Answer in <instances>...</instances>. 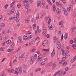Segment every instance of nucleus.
Returning a JSON list of instances; mask_svg holds the SVG:
<instances>
[{
    "label": "nucleus",
    "instance_id": "nucleus-1",
    "mask_svg": "<svg viewBox=\"0 0 76 76\" xmlns=\"http://www.w3.org/2000/svg\"><path fill=\"white\" fill-rule=\"evenodd\" d=\"M19 12H17L16 13V15L15 16H13L11 17V18H10V20H12L14 19L15 20H16L17 22H19L20 19H19Z\"/></svg>",
    "mask_w": 76,
    "mask_h": 76
},
{
    "label": "nucleus",
    "instance_id": "nucleus-2",
    "mask_svg": "<svg viewBox=\"0 0 76 76\" xmlns=\"http://www.w3.org/2000/svg\"><path fill=\"white\" fill-rule=\"evenodd\" d=\"M22 73V71L21 70V68L19 67L16 69V71L14 72V74H15V75H18V74H21Z\"/></svg>",
    "mask_w": 76,
    "mask_h": 76
},
{
    "label": "nucleus",
    "instance_id": "nucleus-3",
    "mask_svg": "<svg viewBox=\"0 0 76 76\" xmlns=\"http://www.w3.org/2000/svg\"><path fill=\"white\" fill-rule=\"evenodd\" d=\"M63 71H60V70H59L57 72H56L53 75V76H56V75H58V76H62L61 75Z\"/></svg>",
    "mask_w": 76,
    "mask_h": 76
},
{
    "label": "nucleus",
    "instance_id": "nucleus-4",
    "mask_svg": "<svg viewBox=\"0 0 76 76\" xmlns=\"http://www.w3.org/2000/svg\"><path fill=\"white\" fill-rule=\"evenodd\" d=\"M56 46L57 48H58V49H59V50H60V49H61V44L58 41H57L56 42Z\"/></svg>",
    "mask_w": 76,
    "mask_h": 76
},
{
    "label": "nucleus",
    "instance_id": "nucleus-5",
    "mask_svg": "<svg viewBox=\"0 0 76 76\" xmlns=\"http://www.w3.org/2000/svg\"><path fill=\"white\" fill-rule=\"evenodd\" d=\"M15 3V1H14L12 3H11L10 5V7H12V9H15V8L16 7V6L15 5V4H14V3Z\"/></svg>",
    "mask_w": 76,
    "mask_h": 76
},
{
    "label": "nucleus",
    "instance_id": "nucleus-6",
    "mask_svg": "<svg viewBox=\"0 0 76 76\" xmlns=\"http://www.w3.org/2000/svg\"><path fill=\"white\" fill-rule=\"evenodd\" d=\"M72 34L73 35L76 34V28L74 27L72 28Z\"/></svg>",
    "mask_w": 76,
    "mask_h": 76
},
{
    "label": "nucleus",
    "instance_id": "nucleus-7",
    "mask_svg": "<svg viewBox=\"0 0 76 76\" xmlns=\"http://www.w3.org/2000/svg\"><path fill=\"white\" fill-rule=\"evenodd\" d=\"M61 10L59 8H58L56 10V13L58 15L61 14Z\"/></svg>",
    "mask_w": 76,
    "mask_h": 76
},
{
    "label": "nucleus",
    "instance_id": "nucleus-8",
    "mask_svg": "<svg viewBox=\"0 0 76 76\" xmlns=\"http://www.w3.org/2000/svg\"><path fill=\"white\" fill-rule=\"evenodd\" d=\"M47 44H48L47 41V40H45L44 41H43L42 45H43V46H46V45H47Z\"/></svg>",
    "mask_w": 76,
    "mask_h": 76
},
{
    "label": "nucleus",
    "instance_id": "nucleus-9",
    "mask_svg": "<svg viewBox=\"0 0 76 76\" xmlns=\"http://www.w3.org/2000/svg\"><path fill=\"white\" fill-rule=\"evenodd\" d=\"M13 29L10 27V28L9 29H8V32H7V33H10V32H13Z\"/></svg>",
    "mask_w": 76,
    "mask_h": 76
},
{
    "label": "nucleus",
    "instance_id": "nucleus-10",
    "mask_svg": "<svg viewBox=\"0 0 76 76\" xmlns=\"http://www.w3.org/2000/svg\"><path fill=\"white\" fill-rule=\"evenodd\" d=\"M40 64H41L42 66H43L45 64V62L41 60L40 61Z\"/></svg>",
    "mask_w": 76,
    "mask_h": 76
},
{
    "label": "nucleus",
    "instance_id": "nucleus-11",
    "mask_svg": "<svg viewBox=\"0 0 76 76\" xmlns=\"http://www.w3.org/2000/svg\"><path fill=\"white\" fill-rule=\"evenodd\" d=\"M22 56L23 57V58H26L25 60H27V58H28V57H27V55H26V54H22Z\"/></svg>",
    "mask_w": 76,
    "mask_h": 76
},
{
    "label": "nucleus",
    "instance_id": "nucleus-12",
    "mask_svg": "<svg viewBox=\"0 0 76 76\" xmlns=\"http://www.w3.org/2000/svg\"><path fill=\"white\" fill-rule=\"evenodd\" d=\"M57 67V65L56 63L55 62L53 65V66H52V69H55V67Z\"/></svg>",
    "mask_w": 76,
    "mask_h": 76
},
{
    "label": "nucleus",
    "instance_id": "nucleus-13",
    "mask_svg": "<svg viewBox=\"0 0 76 76\" xmlns=\"http://www.w3.org/2000/svg\"><path fill=\"white\" fill-rule=\"evenodd\" d=\"M64 14L65 16H67L68 15V13H67V11L66 9H64Z\"/></svg>",
    "mask_w": 76,
    "mask_h": 76
},
{
    "label": "nucleus",
    "instance_id": "nucleus-14",
    "mask_svg": "<svg viewBox=\"0 0 76 76\" xmlns=\"http://www.w3.org/2000/svg\"><path fill=\"white\" fill-rule=\"evenodd\" d=\"M48 28H49L50 30H53V26L52 25L50 24L49 26H48Z\"/></svg>",
    "mask_w": 76,
    "mask_h": 76
},
{
    "label": "nucleus",
    "instance_id": "nucleus-15",
    "mask_svg": "<svg viewBox=\"0 0 76 76\" xmlns=\"http://www.w3.org/2000/svg\"><path fill=\"white\" fill-rule=\"evenodd\" d=\"M25 7L26 9H28L29 7V6L28 3H26V4H25Z\"/></svg>",
    "mask_w": 76,
    "mask_h": 76
},
{
    "label": "nucleus",
    "instance_id": "nucleus-16",
    "mask_svg": "<svg viewBox=\"0 0 76 76\" xmlns=\"http://www.w3.org/2000/svg\"><path fill=\"white\" fill-rule=\"evenodd\" d=\"M23 39H24V40L26 41V40H27L28 39V37H27V36L26 35H25L24 36H23Z\"/></svg>",
    "mask_w": 76,
    "mask_h": 76
},
{
    "label": "nucleus",
    "instance_id": "nucleus-17",
    "mask_svg": "<svg viewBox=\"0 0 76 76\" xmlns=\"http://www.w3.org/2000/svg\"><path fill=\"white\" fill-rule=\"evenodd\" d=\"M55 54V52H54V49L53 51L52 52L51 54V56L52 57H53L54 55Z\"/></svg>",
    "mask_w": 76,
    "mask_h": 76
},
{
    "label": "nucleus",
    "instance_id": "nucleus-18",
    "mask_svg": "<svg viewBox=\"0 0 76 76\" xmlns=\"http://www.w3.org/2000/svg\"><path fill=\"white\" fill-rule=\"evenodd\" d=\"M39 13H38L37 14L36 17V19L37 20H38V19H39Z\"/></svg>",
    "mask_w": 76,
    "mask_h": 76
},
{
    "label": "nucleus",
    "instance_id": "nucleus-19",
    "mask_svg": "<svg viewBox=\"0 0 76 76\" xmlns=\"http://www.w3.org/2000/svg\"><path fill=\"white\" fill-rule=\"evenodd\" d=\"M42 58V56L41 55H40L38 57V60H40V59H41Z\"/></svg>",
    "mask_w": 76,
    "mask_h": 76
},
{
    "label": "nucleus",
    "instance_id": "nucleus-20",
    "mask_svg": "<svg viewBox=\"0 0 76 76\" xmlns=\"http://www.w3.org/2000/svg\"><path fill=\"white\" fill-rule=\"evenodd\" d=\"M67 61H65L63 64L62 66H66L67 65Z\"/></svg>",
    "mask_w": 76,
    "mask_h": 76
},
{
    "label": "nucleus",
    "instance_id": "nucleus-21",
    "mask_svg": "<svg viewBox=\"0 0 76 76\" xmlns=\"http://www.w3.org/2000/svg\"><path fill=\"white\" fill-rule=\"evenodd\" d=\"M1 26L2 28H4L5 26V24L4 23H1Z\"/></svg>",
    "mask_w": 76,
    "mask_h": 76
},
{
    "label": "nucleus",
    "instance_id": "nucleus-22",
    "mask_svg": "<svg viewBox=\"0 0 76 76\" xmlns=\"http://www.w3.org/2000/svg\"><path fill=\"white\" fill-rule=\"evenodd\" d=\"M47 1H48V3L51 5V6H52L53 4H52V3L51 2V1L50 0H46Z\"/></svg>",
    "mask_w": 76,
    "mask_h": 76
},
{
    "label": "nucleus",
    "instance_id": "nucleus-23",
    "mask_svg": "<svg viewBox=\"0 0 76 76\" xmlns=\"http://www.w3.org/2000/svg\"><path fill=\"white\" fill-rule=\"evenodd\" d=\"M9 72L10 73H14L15 72V71L13 69H11L8 70Z\"/></svg>",
    "mask_w": 76,
    "mask_h": 76
},
{
    "label": "nucleus",
    "instance_id": "nucleus-24",
    "mask_svg": "<svg viewBox=\"0 0 76 76\" xmlns=\"http://www.w3.org/2000/svg\"><path fill=\"white\" fill-rule=\"evenodd\" d=\"M53 39L54 41H57V40H58L57 38V37H56V36H54V37Z\"/></svg>",
    "mask_w": 76,
    "mask_h": 76
},
{
    "label": "nucleus",
    "instance_id": "nucleus-25",
    "mask_svg": "<svg viewBox=\"0 0 76 76\" xmlns=\"http://www.w3.org/2000/svg\"><path fill=\"white\" fill-rule=\"evenodd\" d=\"M61 4L60 3L58 2H57L56 3V4L57 5V6H61Z\"/></svg>",
    "mask_w": 76,
    "mask_h": 76
},
{
    "label": "nucleus",
    "instance_id": "nucleus-26",
    "mask_svg": "<svg viewBox=\"0 0 76 76\" xmlns=\"http://www.w3.org/2000/svg\"><path fill=\"white\" fill-rule=\"evenodd\" d=\"M25 20L26 21H27V23H29V18H26Z\"/></svg>",
    "mask_w": 76,
    "mask_h": 76
},
{
    "label": "nucleus",
    "instance_id": "nucleus-27",
    "mask_svg": "<svg viewBox=\"0 0 76 76\" xmlns=\"http://www.w3.org/2000/svg\"><path fill=\"white\" fill-rule=\"evenodd\" d=\"M36 24H34L33 25V28L34 29H35L36 28Z\"/></svg>",
    "mask_w": 76,
    "mask_h": 76
},
{
    "label": "nucleus",
    "instance_id": "nucleus-28",
    "mask_svg": "<svg viewBox=\"0 0 76 76\" xmlns=\"http://www.w3.org/2000/svg\"><path fill=\"white\" fill-rule=\"evenodd\" d=\"M29 3V2L28 1H27V0H25L23 2V3L24 4H26V3Z\"/></svg>",
    "mask_w": 76,
    "mask_h": 76
},
{
    "label": "nucleus",
    "instance_id": "nucleus-29",
    "mask_svg": "<svg viewBox=\"0 0 76 76\" xmlns=\"http://www.w3.org/2000/svg\"><path fill=\"white\" fill-rule=\"evenodd\" d=\"M40 39V38L38 37H36V39L35 40H37V41H39Z\"/></svg>",
    "mask_w": 76,
    "mask_h": 76
},
{
    "label": "nucleus",
    "instance_id": "nucleus-30",
    "mask_svg": "<svg viewBox=\"0 0 76 76\" xmlns=\"http://www.w3.org/2000/svg\"><path fill=\"white\" fill-rule=\"evenodd\" d=\"M59 6L61 9H64V7H63V5H62V4H61Z\"/></svg>",
    "mask_w": 76,
    "mask_h": 76
},
{
    "label": "nucleus",
    "instance_id": "nucleus-31",
    "mask_svg": "<svg viewBox=\"0 0 76 76\" xmlns=\"http://www.w3.org/2000/svg\"><path fill=\"white\" fill-rule=\"evenodd\" d=\"M40 70H41V68H39L36 70L35 72H38V71H40Z\"/></svg>",
    "mask_w": 76,
    "mask_h": 76
},
{
    "label": "nucleus",
    "instance_id": "nucleus-32",
    "mask_svg": "<svg viewBox=\"0 0 76 76\" xmlns=\"http://www.w3.org/2000/svg\"><path fill=\"white\" fill-rule=\"evenodd\" d=\"M4 51V47H1V48L0 49V51Z\"/></svg>",
    "mask_w": 76,
    "mask_h": 76
},
{
    "label": "nucleus",
    "instance_id": "nucleus-33",
    "mask_svg": "<svg viewBox=\"0 0 76 76\" xmlns=\"http://www.w3.org/2000/svg\"><path fill=\"white\" fill-rule=\"evenodd\" d=\"M14 46V45H13V43H11L10 44V47L11 48H13Z\"/></svg>",
    "mask_w": 76,
    "mask_h": 76
},
{
    "label": "nucleus",
    "instance_id": "nucleus-34",
    "mask_svg": "<svg viewBox=\"0 0 76 76\" xmlns=\"http://www.w3.org/2000/svg\"><path fill=\"white\" fill-rule=\"evenodd\" d=\"M32 21L33 22H34V23H35L36 22V20L34 19V18H33L32 19Z\"/></svg>",
    "mask_w": 76,
    "mask_h": 76
},
{
    "label": "nucleus",
    "instance_id": "nucleus-35",
    "mask_svg": "<svg viewBox=\"0 0 76 76\" xmlns=\"http://www.w3.org/2000/svg\"><path fill=\"white\" fill-rule=\"evenodd\" d=\"M14 10L15 9H13L11 10V11L10 12L11 14H13L14 13Z\"/></svg>",
    "mask_w": 76,
    "mask_h": 76
},
{
    "label": "nucleus",
    "instance_id": "nucleus-36",
    "mask_svg": "<svg viewBox=\"0 0 76 76\" xmlns=\"http://www.w3.org/2000/svg\"><path fill=\"white\" fill-rule=\"evenodd\" d=\"M72 4H74L76 2V0H72Z\"/></svg>",
    "mask_w": 76,
    "mask_h": 76
},
{
    "label": "nucleus",
    "instance_id": "nucleus-37",
    "mask_svg": "<svg viewBox=\"0 0 76 76\" xmlns=\"http://www.w3.org/2000/svg\"><path fill=\"white\" fill-rule=\"evenodd\" d=\"M35 49L34 48L30 51V52H31V53H33V52H34V51H35Z\"/></svg>",
    "mask_w": 76,
    "mask_h": 76
},
{
    "label": "nucleus",
    "instance_id": "nucleus-38",
    "mask_svg": "<svg viewBox=\"0 0 76 76\" xmlns=\"http://www.w3.org/2000/svg\"><path fill=\"white\" fill-rule=\"evenodd\" d=\"M61 1L63 2V3L64 4H66V1L65 0H60Z\"/></svg>",
    "mask_w": 76,
    "mask_h": 76
},
{
    "label": "nucleus",
    "instance_id": "nucleus-39",
    "mask_svg": "<svg viewBox=\"0 0 76 76\" xmlns=\"http://www.w3.org/2000/svg\"><path fill=\"white\" fill-rule=\"evenodd\" d=\"M31 43H26V44L25 45V46H28L29 45H31Z\"/></svg>",
    "mask_w": 76,
    "mask_h": 76
},
{
    "label": "nucleus",
    "instance_id": "nucleus-40",
    "mask_svg": "<svg viewBox=\"0 0 76 76\" xmlns=\"http://www.w3.org/2000/svg\"><path fill=\"white\" fill-rule=\"evenodd\" d=\"M45 1L44 0H43L42 1V6H44V4H45Z\"/></svg>",
    "mask_w": 76,
    "mask_h": 76
},
{
    "label": "nucleus",
    "instance_id": "nucleus-41",
    "mask_svg": "<svg viewBox=\"0 0 76 76\" xmlns=\"http://www.w3.org/2000/svg\"><path fill=\"white\" fill-rule=\"evenodd\" d=\"M33 61H34V60H30V63L31 64H33Z\"/></svg>",
    "mask_w": 76,
    "mask_h": 76
},
{
    "label": "nucleus",
    "instance_id": "nucleus-42",
    "mask_svg": "<svg viewBox=\"0 0 76 76\" xmlns=\"http://www.w3.org/2000/svg\"><path fill=\"white\" fill-rule=\"evenodd\" d=\"M34 56H31L30 58V60H34Z\"/></svg>",
    "mask_w": 76,
    "mask_h": 76
},
{
    "label": "nucleus",
    "instance_id": "nucleus-43",
    "mask_svg": "<svg viewBox=\"0 0 76 76\" xmlns=\"http://www.w3.org/2000/svg\"><path fill=\"white\" fill-rule=\"evenodd\" d=\"M41 4V2L40 1H38L37 2V6H39V5H40V4Z\"/></svg>",
    "mask_w": 76,
    "mask_h": 76
},
{
    "label": "nucleus",
    "instance_id": "nucleus-44",
    "mask_svg": "<svg viewBox=\"0 0 76 76\" xmlns=\"http://www.w3.org/2000/svg\"><path fill=\"white\" fill-rule=\"evenodd\" d=\"M69 69H70V68L69 67H67L65 69V70H66V71H68Z\"/></svg>",
    "mask_w": 76,
    "mask_h": 76
},
{
    "label": "nucleus",
    "instance_id": "nucleus-45",
    "mask_svg": "<svg viewBox=\"0 0 76 76\" xmlns=\"http://www.w3.org/2000/svg\"><path fill=\"white\" fill-rule=\"evenodd\" d=\"M6 42L7 44H9L10 42V40H8L6 41Z\"/></svg>",
    "mask_w": 76,
    "mask_h": 76
},
{
    "label": "nucleus",
    "instance_id": "nucleus-46",
    "mask_svg": "<svg viewBox=\"0 0 76 76\" xmlns=\"http://www.w3.org/2000/svg\"><path fill=\"white\" fill-rule=\"evenodd\" d=\"M42 29H43V30H45V31H47V28H46V27H45L44 26H43Z\"/></svg>",
    "mask_w": 76,
    "mask_h": 76
},
{
    "label": "nucleus",
    "instance_id": "nucleus-47",
    "mask_svg": "<svg viewBox=\"0 0 76 76\" xmlns=\"http://www.w3.org/2000/svg\"><path fill=\"white\" fill-rule=\"evenodd\" d=\"M21 6L22 5L21 4H18L17 5V7H18V8H19L21 7Z\"/></svg>",
    "mask_w": 76,
    "mask_h": 76
},
{
    "label": "nucleus",
    "instance_id": "nucleus-48",
    "mask_svg": "<svg viewBox=\"0 0 76 76\" xmlns=\"http://www.w3.org/2000/svg\"><path fill=\"white\" fill-rule=\"evenodd\" d=\"M66 52H62V56H65L66 55Z\"/></svg>",
    "mask_w": 76,
    "mask_h": 76
},
{
    "label": "nucleus",
    "instance_id": "nucleus-49",
    "mask_svg": "<svg viewBox=\"0 0 76 76\" xmlns=\"http://www.w3.org/2000/svg\"><path fill=\"white\" fill-rule=\"evenodd\" d=\"M49 65L48 66H52L53 65V63L52 62H50L49 63Z\"/></svg>",
    "mask_w": 76,
    "mask_h": 76
},
{
    "label": "nucleus",
    "instance_id": "nucleus-50",
    "mask_svg": "<svg viewBox=\"0 0 76 76\" xmlns=\"http://www.w3.org/2000/svg\"><path fill=\"white\" fill-rule=\"evenodd\" d=\"M45 72V70H44L41 71V74H43Z\"/></svg>",
    "mask_w": 76,
    "mask_h": 76
},
{
    "label": "nucleus",
    "instance_id": "nucleus-51",
    "mask_svg": "<svg viewBox=\"0 0 76 76\" xmlns=\"http://www.w3.org/2000/svg\"><path fill=\"white\" fill-rule=\"evenodd\" d=\"M74 42V41H73V40H71L70 41V43L71 44H73V43Z\"/></svg>",
    "mask_w": 76,
    "mask_h": 76
},
{
    "label": "nucleus",
    "instance_id": "nucleus-52",
    "mask_svg": "<svg viewBox=\"0 0 76 76\" xmlns=\"http://www.w3.org/2000/svg\"><path fill=\"white\" fill-rule=\"evenodd\" d=\"M63 21L60 22L59 23V25H63Z\"/></svg>",
    "mask_w": 76,
    "mask_h": 76
},
{
    "label": "nucleus",
    "instance_id": "nucleus-53",
    "mask_svg": "<svg viewBox=\"0 0 76 76\" xmlns=\"http://www.w3.org/2000/svg\"><path fill=\"white\" fill-rule=\"evenodd\" d=\"M22 58H23V57L22 56V55H21L20 56V57L18 58V60H21V59H22Z\"/></svg>",
    "mask_w": 76,
    "mask_h": 76
},
{
    "label": "nucleus",
    "instance_id": "nucleus-54",
    "mask_svg": "<svg viewBox=\"0 0 76 76\" xmlns=\"http://www.w3.org/2000/svg\"><path fill=\"white\" fill-rule=\"evenodd\" d=\"M32 37V35L29 36L28 37V39H30V38H31Z\"/></svg>",
    "mask_w": 76,
    "mask_h": 76
},
{
    "label": "nucleus",
    "instance_id": "nucleus-55",
    "mask_svg": "<svg viewBox=\"0 0 76 76\" xmlns=\"http://www.w3.org/2000/svg\"><path fill=\"white\" fill-rule=\"evenodd\" d=\"M18 42L19 43H22L23 42L22 40V39H21L20 40H18Z\"/></svg>",
    "mask_w": 76,
    "mask_h": 76
},
{
    "label": "nucleus",
    "instance_id": "nucleus-56",
    "mask_svg": "<svg viewBox=\"0 0 76 76\" xmlns=\"http://www.w3.org/2000/svg\"><path fill=\"white\" fill-rule=\"evenodd\" d=\"M49 63H46V64L45 66L46 67H47L48 66H49Z\"/></svg>",
    "mask_w": 76,
    "mask_h": 76
},
{
    "label": "nucleus",
    "instance_id": "nucleus-57",
    "mask_svg": "<svg viewBox=\"0 0 76 76\" xmlns=\"http://www.w3.org/2000/svg\"><path fill=\"white\" fill-rule=\"evenodd\" d=\"M44 54H45L46 55H48V52L46 51L45 53H44Z\"/></svg>",
    "mask_w": 76,
    "mask_h": 76
},
{
    "label": "nucleus",
    "instance_id": "nucleus-58",
    "mask_svg": "<svg viewBox=\"0 0 76 76\" xmlns=\"http://www.w3.org/2000/svg\"><path fill=\"white\" fill-rule=\"evenodd\" d=\"M48 60V58H45L44 59V61H45H45H47Z\"/></svg>",
    "mask_w": 76,
    "mask_h": 76
},
{
    "label": "nucleus",
    "instance_id": "nucleus-59",
    "mask_svg": "<svg viewBox=\"0 0 76 76\" xmlns=\"http://www.w3.org/2000/svg\"><path fill=\"white\" fill-rule=\"evenodd\" d=\"M64 37H63V34H62L61 36V41H62V40H63V39Z\"/></svg>",
    "mask_w": 76,
    "mask_h": 76
},
{
    "label": "nucleus",
    "instance_id": "nucleus-60",
    "mask_svg": "<svg viewBox=\"0 0 76 76\" xmlns=\"http://www.w3.org/2000/svg\"><path fill=\"white\" fill-rule=\"evenodd\" d=\"M46 37L49 38H50V34H48L46 35Z\"/></svg>",
    "mask_w": 76,
    "mask_h": 76
},
{
    "label": "nucleus",
    "instance_id": "nucleus-61",
    "mask_svg": "<svg viewBox=\"0 0 76 76\" xmlns=\"http://www.w3.org/2000/svg\"><path fill=\"white\" fill-rule=\"evenodd\" d=\"M17 61V59L16 58V59L13 61V63H15Z\"/></svg>",
    "mask_w": 76,
    "mask_h": 76
},
{
    "label": "nucleus",
    "instance_id": "nucleus-62",
    "mask_svg": "<svg viewBox=\"0 0 76 76\" xmlns=\"http://www.w3.org/2000/svg\"><path fill=\"white\" fill-rule=\"evenodd\" d=\"M1 76H6V74H4L3 73H1Z\"/></svg>",
    "mask_w": 76,
    "mask_h": 76
},
{
    "label": "nucleus",
    "instance_id": "nucleus-63",
    "mask_svg": "<svg viewBox=\"0 0 76 76\" xmlns=\"http://www.w3.org/2000/svg\"><path fill=\"white\" fill-rule=\"evenodd\" d=\"M5 9H7V7H8V4H6L5 6Z\"/></svg>",
    "mask_w": 76,
    "mask_h": 76
},
{
    "label": "nucleus",
    "instance_id": "nucleus-64",
    "mask_svg": "<svg viewBox=\"0 0 76 76\" xmlns=\"http://www.w3.org/2000/svg\"><path fill=\"white\" fill-rule=\"evenodd\" d=\"M74 60H75L73 58L72 59L71 61V63H73V62H74Z\"/></svg>",
    "mask_w": 76,
    "mask_h": 76
}]
</instances>
